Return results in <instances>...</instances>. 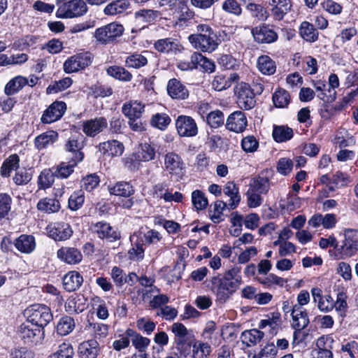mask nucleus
Instances as JSON below:
<instances>
[{
	"mask_svg": "<svg viewBox=\"0 0 358 358\" xmlns=\"http://www.w3.org/2000/svg\"><path fill=\"white\" fill-rule=\"evenodd\" d=\"M241 267L235 265L227 271L223 277L214 276L205 281L206 287L215 294L220 303H225L238 288L241 283Z\"/></svg>",
	"mask_w": 358,
	"mask_h": 358,
	"instance_id": "nucleus-1",
	"label": "nucleus"
},
{
	"mask_svg": "<svg viewBox=\"0 0 358 358\" xmlns=\"http://www.w3.org/2000/svg\"><path fill=\"white\" fill-rule=\"evenodd\" d=\"M192 45L202 52H212L222 43L221 35H217L213 29L206 24L196 26V33L188 36Z\"/></svg>",
	"mask_w": 358,
	"mask_h": 358,
	"instance_id": "nucleus-2",
	"label": "nucleus"
},
{
	"mask_svg": "<svg viewBox=\"0 0 358 358\" xmlns=\"http://www.w3.org/2000/svg\"><path fill=\"white\" fill-rule=\"evenodd\" d=\"M56 4L58 7L56 16L62 19L83 16L88 10L83 0H56Z\"/></svg>",
	"mask_w": 358,
	"mask_h": 358,
	"instance_id": "nucleus-3",
	"label": "nucleus"
},
{
	"mask_svg": "<svg viewBox=\"0 0 358 358\" xmlns=\"http://www.w3.org/2000/svg\"><path fill=\"white\" fill-rule=\"evenodd\" d=\"M358 252V231L348 229L344 231V239L335 252V259H343L354 256Z\"/></svg>",
	"mask_w": 358,
	"mask_h": 358,
	"instance_id": "nucleus-4",
	"label": "nucleus"
},
{
	"mask_svg": "<svg viewBox=\"0 0 358 358\" xmlns=\"http://www.w3.org/2000/svg\"><path fill=\"white\" fill-rule=\"evenodd\" d=\"M27 320L44 328L53 318L50 309L45 305L34 304L24 310Z\"/></svg>",
	"mask_w": 358,
	"mask_h": 358,
	"instance_id": "nucleus-5",
	"label": "nucleus"
},
{
	"mask_svg": "<svg viewBox=\"0 0 358 358\" xmlns=\"http://www.w3.org/2000/svg\"><path fill=\"white\" fill-rule=\"evenodd\" d=\"M325 298L327 300V304L326 305L320 302L319 305V310L320 311L329 313L335 308L340 316L345 317L346 315L348 307L347 303L348 296L344 287L338 290L336 301H334V299L329 294L325 295Z\"/></svg>",
	"mask_w": 358,
	"mask_h": 358,
	"instance_id": "nucleus-6",
	"label": "nucleus"
},
{
	"mask_svg": "<svg viewBox=\"0 0 358 358\" xmlns=\"http://www.w3.org/2000/svg\"><path fill=\"white\" fill-rule=\"evenodd\" d=\"M18 334L25 343L33 345L41 343L45 336L43 328L27 320L20 326Z\"/></svg>",
	"mask_w": 358,
	"mask_h": 358,
	"instance_id": "nucleus-7",
	"label": "nucleus"
},
{
	"mask_svg": "<svg viewBox=\"0 0 358 358\" xmlns=\"http://www.w3.org/2000/svg\"><path fill=\"white\" fill-rule=\"evenodd\" d=\"M124 31L122 24L112 22L96 29L94 37L99 43L108 44L120 36Z\"/></svg>",
	"mask_w": 358,
	"mask_h": 358,
	"instance_id": "nucleus-8",
	"label": "nucleus"
},
{
	"mask_svg": "<svg viewBox=\"0 0 358 358\" xmlns=\"http://www.w3.org/2000/svg\"><path fill=\"white\" fill-rule=\"evenodd\" d=\"M83 148L84 137L80 134L71 136L65 144V150L69 154V158L75 162H80L83 160Z\"/></svg>",
	"mask_w": 358,
	"mask_h": 358,
	"instance_id": "nucleus-9",
	"label": "nucleus"
},
{
	"mask_svg": "<svg viewBox=\"0 0 358 358\" xmlns=\"http://www.w3.org/2000/svg\"><path fill=\"white\" fill-rule=\"evenodd\" d=\"M176 127L181 137H193L198 134L197 124L190 116L179 115L176 120Z\"/></svg>",
	"mask_w": 358,
	"mask_h": 358,
	"instance_id": "nucleus-10",
	"label": "nucleus"
},
{
	"mask_svg": "<svg viewBox=\"0 0 358 358\" xmlns=\"http://www.w3.org/2000/svg\"><path fill=\"white\" fill-rule=\"evenodd\" d=\"M92 63L90 53L85 52L75 55L69 58L64 64V70L67 73L77 72L88 66Z\"/></svg>",
	"mask_w": 358,
	"mask_h": 358,
	"instance_id": "nucleus-11",
	"label": "nucleus"
},
{
	"mask_svg": "<svg viewBox=\"0 0 358 358\" xmlns=\"http://www.w3.org/2000/svg\"><path fill=\"white\" fill-rule=\"evenodd\" d=\"M237 103L244 110H250L255 107L256 103L255 96L250 85L241 83L236 90Z\"/></svg>",
	"mask_w": 358,
	"mask_h": 358,
	"instance_id": "nucleus-12",
	"label": "nucleus"
},
{
	"mask_svg": "<svg viewBox=\"0 0 358 358\" xmlns=\"http://www.w3.org/2000/svg\"><path fill=\"white\" fill-rule=\"evenodd\" d=\"M66 110V103L63 101L53 102L43 113L41 121L43 124H50L59 120Z\"/></svg>",
	"mask_w": 358,
	"mask_h": 358,
	"instance_id": "nucleus-13",
	"label": "nucleus"
},
{
	"mask_svg": "<svg viewBox=\"0 0 358 358\" xmlns=\"http://www.w3.org/2000/svg\"><path fill=\"white\" fill-rule=\"evenodd\" d=\"M90 229L100 238H106L110 242L120 239V233L113 229L110 224L101 221L91 225Z\"/></svg>",
	"mask_w": 358,
	"mask_h": 358,
	"instance_id": "nucleus-14",
	"label": "nucleus"
},
{
	"mask_svg": "<svg viewBox=\"0 0 358 358\" xmlns=\"http://www.w3.org/2000/svg\"><path fill=\"white\" fill-rule=\"evenodd\" d=\"M225 126L229 131L236 133L243 132L248 126L245 114L241 110L232 113L227 118Z\"/></svg>",
	"mask_w": 358,
	"mask_h": 358,
	"instance_id": "nucleus-15",
	"label": "nucleus"
},
{
	"mask_svg": "<svg viewBox=\"0 0 358 358\" xmlns=\"http://www.w3.org/2000/svg\"><path fill=\"white\" fill-rule=\"evenodd\" d=\"M108 127V121L104 117H98L83 122V131L90 137H94L102 132Z\"/></svg>",
	"mask_w": 358,
	"mask_h": 358,
	"instance_id": "nucleus-16",
	"label": "nucleus"
},
{
	"mask_svg": "<svg viewBox=\"0 0 358 358\" xmlns=\"http://www.w3.org/2000/svg\"><path fill=\"white\" fill-rule=\"evenodd\" d=\"M268 5L272 17L278 21L282 20L292 7L291 0H270Z\"/></svg>",
	"mask_w": 358,
	"mask_h": 358,
	"instance_id": "nucleus-17",
	"label": "nucleus"
},
{
	"mask_svg": "<svg viewBox=\"0 0 358 358\" xmlns=\"http://www.w3.org/2000/svg\"><path fill=\"white\" fill-rule=\"evenodd\" d=\"M255 40L258 43H271L278 39L277 33L268 25L256 27L252 30Z\"/></svg>",
	"mask_w": 358,
	"mask_h": 358,
	"instance_id": "nucleus-18",
	"label": "nucleus"
},
{
	"mask_svg": "<svg viewBox=\"0 0 358 358\" xmlns=\"http://www.w3.org/2000/svg\"><path fill=\"white\" fill-rule=\"evenodd\" d=\"M48 229L49 236L57 241L69 238L73 233L70 225L65 222L55 223L53 227L49 226Z\"/></svg>",
	"mask_w": 358,
	"mask_h": 358,
	"instance_id": "nucleus-19",
	"label": "nucleus"
},
{
	"mask_svg": "<svg viewBox=\"0 0 358 358\" xmlns=\"http://www.w3.org/2000/svg\"><path fill=\"white\" fill-rule=\"evenodd\" d=\"M164 166L170 174H181L184 169V162L175 152H169L165 155Z\"/></svg>",
	"mask_w": 358,
	"mask_h": 358,
	"instance_id": "nucleus-20",
	"label": "nucleus"
},
{
	"mask_svg": "<svg viewBox=\"0 0 358 358\" xmlns=\"http://www.w3.org/2000/svg\"><path fill=\"white\" fill-rule=\"evenodd\" d=\"M57 257L69 264H76L81 262L83 255L76 248L62 247L57 253Z\"/></svg>",
	"mask_w": 358,
	"mask_h": 358,
	"instance_id": "nucleus-21",
	"label": "nucleus"
},
{
	"mask_svg": "<svg viewBox=\"0 0 358 358\" xmlns=\"http://www.w3.org/2000/svg\"><path fill=\"white\" fill-rule=\"evenodd\" d=\"M292 327L306 328L310 322L307 311L300 305L292 307Z\"/></svg>",
	"mask_w": 358,
	"mask_h": 358,
	"instance_id": "nucleus-22",
	"label": "nucleus"
},
{
	"mask_svg": "<svg viewBox=\"0 0 358 358\" xmlns=\"http://www.w3.org/2000/svg\"><path fill=\"white\" fill-rule=\"evenodd\" d=\"M145 106L138 101L124 103L122 107V113L129 119H140L144 112Z\"/></svg>",
	"mask_w": 358,
	"mask_h": 358,
	"instance_id": "nucleus-23",
	"label": "nucleus"
},
{
	"mask_svg": "<svg viewBox=\"0 0 358 358\" xmlns=\"http://www.w3.org/2000/svg\"><path fill=\"white\" fill-rule=\"evenodd\" d=\"M108 190L110 194L125 198L130 197L135 192L134 186L129 182L126 181L110 184L108 186Z\"/></svg>",
	"mask_w": 358,
	"mask_h": 358,
	"instance_id": "nucleus-24",
	"label": "nucleus"
},
{
	"mask_svg": "<svg viewBox=\"0 0 358 358\" xmlns=\"http://www.w3.org/2000/svg\"><path fill=\"white\" fill-rule=\"evenodd\" d=\"M168 94L173 99H185L189 96L186 87L178 79H171L167 85Z\"/></svg>",
	"mask_w": 358,
	"mask_h": 358,
	"instance_id": "nucleus-25",
	"label": "nucleus"
},
{
	"mask_svg": "<svg viewBox=\"0 0 358 358\" xmlns=\"http://www.w3.org/2000/svg\"><path fill=\"white\" fill-rule=\"evenodd\" d=\"M131 242V248L128 251L129 259L133 261L142 260L144 257V243L142 238L136 234H133L130 237Z\"/></svg>",
	"mask_w": 358,
	"mask_h": 358,
	"instance_id": "nucleus-26",
	"label": "nucleus"
},
{
	"mask_svg": "<svg viewBox=\"0 0 358 358\" xmlns=\"http://www.w3.org/2000/svg\"><path fill=\"white\" fill-rule=\"evenodd\" d=\"M171 331L174 334V343L177 350L183 348L185 345H189L187 343L189 332L184 324L179 322L173 323L171 326Z\"/></svg>",
	"mask_w": 358,
	"mask_h": 358,
	"instance_id": "nucleus-27",
	"label": "nucleus"
},
{
	"mask_svg": "<svg viewBox=\"0 0 358 358\" xmlns=\"http://www.w3.org/2000/svg\"><path fill=\"white\" fill-rule=\"evenodd\" d=\"M154 48L159 52L169 54L180 51V45L176 39L166 38L159 39L154 43Z\"/></svg>",
	"mask_w": 358,
	"mask_h": 358,
	"instance_id": "nucleus-28",
	"label": "nucleus"
},
{
	"mask_svg": "<svg viewBox=\"0 0 358 358\" xmlns=\"http://www.w3.org/2000/svg\"><path fill=\"white\" fill-rule=\"evenodd\" d=\"M259 194H266L270 189V181L267 176H264V171L252 178L249 184V188Z\"/></svg>",
	"mask_w": 358,
	"mask_h": 358,
	"instance_id": "nucleus-29",
	"label": "nucleus"
},
{
	"mask_svg": "<svg viewBox=\"0 0 358 358\" xmlns=\"http://www.w3.org/2000/svg\"><path fill=\"white\" fill-rule=\"evenodd\" d=\"M58 139L57 132L50 130L37 136L34 139V145L38 150L52 145Z\"/></svg>",
	"mask_w": 358,
	"mask_h": 358,
	"instance_id": "nucleus-30",
	"label": "nucleus"
},
{
	"mask_svg": "<svg viewBox=\"0 0 358 358\" xmlns=\"http://www.w3.org/2000/svg\"><path fill=\"white\" fill-rule=\"evenodd\" d=\"M98 342L94 340H88L80 344L78 352L81 358H96L99 352Z\"/></svg>",
	"mask_w": 358,
	"mask_h": 358,
	"instance_id": "nucleus-31",
	"label": "nucleus"
},
{
	"mask_svg": "<svg viewBox=\"0 0 358 358\" xmlns=\"http://www.w3.org/2000/svg\"><path fill=\"white\" fill-rule=\"evenodd\" d=\"M15 248L22 253H31L36 248L35 238L31 235L22 234L14 241Z\"/></svg>",
	"mask_w": 358,
	"mask_h": 358,
	"instance_id": "nucleus-32",
	"label": "nucleus"
},
{
	"mask_svg": "<svg viewBox=\"0 0 358 358\" xmlns=\"http://www.w3.org/2000/svg\"><path fill=\"white\" fill-rule=\"evenodd\" d=\"M83 282L82 275L77 271H70L63 277V286L67 292L79 289Z\"/></svg>",
	"mask_w": 358,
	"mask_h": 358,
	"instance_id": "nucleus-33",
	"label": "nucleus"
},
{
	"mask_svg": "<svg viewBox=\"0 0 358 358\" xmlns=\"http://www.w3.org/2000/svg\"><path fill=\"white\" fill-rule=\"evenodd\" d=\"M99 150L108 156H120L124 151V145L116 140L108 141L100 143Z\"/></svg>",
	"mask_w": 358,
	"mask_h": 358,
	"instance_id": "nucleus-34",
	"label": "nucleus"
},
{
	"mask_svg": "<svg viewBox=\"0 0 358 358\" xmlns=\"http://www.w3.org/2000/svg\"><path fill=\"white\" fill-rule=\"evenodd\" d=\"M85 301L86 299L82 296L69 298L65 303V310L69 314H79L86 309Z\"/></svg>",
	"mask_w": 358,
	"mask_h": 358,
	"instance_id": "nucleus-35",
	"label": "nucleus"
},
{
	"mask_svg": "<svg viewBox=\"0 0 358 358\" xmlns=\"http://www.w3.org/2000/svg\"><path fill=\"white\" fill-rule=\"evenodd\" d=\"M223 192L224 194L230 197L229 207L230 209H235L240 201L241 195L239 194L238 188L234 182H227L224 186Z\"/></svg>",
	"mask_w": 358,
	"mask_h": 358,
	"instance_id": "nucleus-36",
	"label": "nucleus"
},
{
	"mask_svg": "<svg viewBox=\"0 0 358 358\" xmlns=\"http://www.w3.org/2000/svg\"><path fill=\"white\" fill-rule=\"evenodd\" d=\"M299 34L303 39L310 43L316 41L319 36L315 26L307 21L301 22L299 27Z\"/></svg>",
	"mask_w": 358,
	"mask_h": 358,
	"instance_id": "nucleus-37",
	"label": "nucleus"
},
{
	"mask_svg": "<svg viewBox=\"0 0 358 358\" xmlns=\"http://www.w3.org/2000/svg\"><path fill=\"white\" fill-rule=\"evenodd\" d=\"M192 61L195 62L196 69H199L208 73H212L215 71V65L214 62L202 54L195 52L192 54Z\"/></svg>",
	"mask_w": 358,
	"mask_h": 358,
	"instance_id": "nucleus-38",
	"label": "nucleus"
},
{
	"mask_svg": "<svg viewBox=\"0 0 358 358\" xmlns=\"http://www.w3.org/2000/svg\"><path fill=\"white\" fill-rule=\"evenodd\" d=\"M125 334L129 338H130V341L133 345L138 350L139 352H144L145 349L150 343L149 338L142 336L133 329H128Z\"/></svg>",
	"mask_w": 358,
	"mask_h": 358,
	"instance_id": "nucleus-39",
	"label": "nucleus"
},
{
	"mask_svg": "<svg viewBox=\"0 0 358 358\" xmlns=\"http://www.w3.org/2000/svg\"><path fill=\"white\" fill-rule=\"evenodd\" d=\"M264 336V332L257 329H252L243 331L241 334V339L243 343L250 347L259 343Z\"/></svg>",
	"mask_w": 358,
	"mask_h": 358,
	"instance_id": "nucleus-40",
	"label": "nucleus"
},
{
	"mask_svg": "<svg viewBox=\"0 0 358 358\" xmlns=\"http://www.w3.org/2000/svg\"><path fill=\"white\" fill-rule=\"evenodd\" d=\"M129 7L127 0H115L110 2L103 9L106 15H115L124 13Z\"/></svg>",
	"mask_w": 358,
	"mask_h": 358,
	"instance_id": "nucleus-41",
	"label": "nucleus"
},
{
	"mask_svg": "<svg viewBox=\"0 0 358 358\" xmlns=\"http://www.w3.org/2000/svg\"><path fill=\"white\" fill-rule=\"evenodd\" d=\"M155 150L149 143H144L139 145L136 153V159L140 162H149L155 158Z\"/></svg>",
	"mask_w": 358,
	"mask_h": 358,
	"instance_id": "nucleus-42",
	"label": "nucleus"
},
{
	"mask_svg": "<svg viewBox=\"0 0 358 358\" xmlns=\"http://www.w3.org/2000/svg\"><path fill=\"white\" fill-rule=\"evenodd\" d=\"M37 208L47 213H53L59 211L60 203L56 199L46 197L38 202Z\"/></svg>",
	"mask_w": 358,
	"mask_h": 358,
	"instance_id": "nucleus-43",
	"label": "nucleus"
},
{
	"mask_svg": "<svg viewBox=\"0 0 358 358\" xmlns=\"http://www.w3.org/2000/svg\"><path fill=\"white\" fill-rule=\"evenodd\" d=\"M28 83V80L22 76L11 79L6 85L4 91L7 95H12L20 91Z\"/></svg>",
	"mask_w": 358,
	"mask_h": 358,
	"instance_id": "nucleus-44",
	"label": "nucleus"
},
{
	"mask_svg": "<svg viewBox=\"0 0 358 358\" xmlns=\"http://www.w3.org/2000/svg\"><path fill=\"white\" fill-rule=\"evenodd\" d=\"M20 158L17 155L14 154L9 156L3 163L1 167V175L3 177H9L10 172L17 170L20 166Z\"/></svg>",
	"mask_w": 358,
	"mask_h": 358,
	"instance_id": "nucleus-45",
	"label": "nucleus"
},
{
	"mask_svg": "<svg viewBox=\"0 0 358 358\" xmlns=\"http://www.w3.org/2000/svg\"><path fill=\"white\" fill-rule=\"evenodd\" d=\"M106 72L110 76L124 82L130 81L133 77L130 72L124 67L120 66H109L107 68Z\"/></svg>",
	"mask_w": 358,
	"mask_h": 358,
	"instance_id": "nucleus-46",
	"label": "nucleus"
},
{
	"mask_svg": "<svg viewBox=\"0 0 358 358\" xmlns=\"http://www.w3.org/2000/svg\"><path fill=\"white\" fill-rule=\"evenodd\" d=\"M79 163V162H75L73 159H70L69 163L61 162L55 170V174L56 177L60 178H67L73 172V168Z\"/></svg>",
	"mask_w": 358,
	"mask_h": 358,
	"instance_id": "nucleus-47",
	"label": "nucleus"
},
{
	"mask_svg": "<svg viewBox=\"0 0 358 358\" xmlns=\"http://www.w3.org/2000/svg\"><path fill=\"white\" fill-rule=\"evenodd\" d=\"M273 104L277 108H286L290 102L289 93L282 88L276 90L272 96Z\"/></svg>",
	"mask_w": 358,
	"mask_h": 358,
	"instance_id": "nucleus-48",
	"label": "nucleus"
},
{
	"mask_svg": "<svg viewBox=\"0 0 358 358\" xmlns=\"http://www.w3.org/2000/svg\"><path fill=\"white\" fill-rule=\"evenodd\" d=\"M75 327L73 318L69 316L62 317L58 322L56 329L58 334L66 336L70 334Z\"/></svg>",
	"mask_w": 358,
	"mask_h": 358,
	"instance_id": "nucleus-49",
	"label": "nucleus"
},
{
	"mask_svg": "<svg viewBox=\"0 0 358 358\" xmlns=\"http://www.w3.org/2000/svg\"><path fill=\"white\" fill-rule=\"evenodd\" d=\"M259 70L264 74L271 75L275 71V64L268 56L262 55L257 61Z\"/></svg>",
	"mask_w": 358,
	"mask_h": 358,
	"instance_id": "nucleus-50",
	"label": "nucleus"
},
{
	"mask_svg": "<svg viewBox=\"0 0 358 358\" xmlns=\"http://www.w3.org/2000/svg\"><path fill=\"white\" fill-rule=\"evenodd\" d=\"M293 136V130L286 126H275L273 131V137L276 142H285L290 140Z\"/></svg>",
	"mask_w": 358,
	"mask_h": 358,
	"instance_id": "nucleus-51",
	"label": "nucleus"
},
{
	"mask_svg": "<svg viewBox=\"0 0 358 358\" xmlns=\"http://www.w3.org/2000/svg\"><path fill=\"white\" fill-rule=\"evenodd\" d=\"M55 172L50 169H45L41 172L38 178V185L39 189H45L49 188L55 181Z\"/></svg>",
	"mask_w": 358,
	"mask_h": 358,
	"instance_id": "nucleus-52",
	"label": "nucleus"
},
{
	"mask_svg": "<svg viewBox=\"0 0 358 358\" xmlns=\"http://www.w3.org/2000/svg\"><path fill=\"white\" fill-rule=\"evenodd\" d=\"M147 63V58L144 55L138 53L131 54L125 59V65L128 68L139 69L145 66Z\"/></svg>",
	"mask_w": 358,
	"mask_h": 358,
	"instance_id": "nucleus-53",
	"label": "nucleus"
},
{
	"mask_svg": "<svg viewBox=\"0 0 358 358\" xmlns=\"http://www.w3.org/2000/svg\"><path fill=\"white\" fill-rule=\"evenodd\" d=\"M246 8L251 13L252 17L257 18L259 20L264 21L269 16L267 10L260 4L250 3L247 5Z\"/></svg>",
	"mask_w": 358,
	"mask_h": 358,
	"instance_id": "nucleus-54",
	"label": "nucleus"
},
{
	"mask_svg": "<svg viewBox=\"0 0 358 358\" xmlns=\"http://www.w3.org/2000/svg\"><path fill=\"white\" fill-rule=\"evenodd\" d=\"M350 182L347 174L337 171L332 176L331 185L329 186V190L334 191L336 188L348 185Z\"/></svg>",
	"mask_w": 358,
	"mask_h": 358,
	"instance_id": "nucleus-55",
	"label": "nucleus"
},
{
	"mask_svg": "<svg viewBox=\"0 0 358 358\" xmlns=\"http://www.w3.org/2000/svg\"><path fill=\"white\" fill-rule=\"evenodd\" d=\"M206 121L210 127L218 128L224 124V113L219 110L211 111L207 115Z\"/></svg>",
	"mask_w": 358,
	"mask_h": 358,
	"instance_id": "nucleus-56",
	"label": "nucleus"
},
{
	"mask_svg": "<svg viewBox=\"0 0 358 358\" xmlns=\"http://www.w3.org/2000/svg\"><path fill=\"white\" fill-rule=\"evenodd\" d=\"M71 84L72 80L69 77L64 78L59 81H55L47 87L46 93L48 94L57 93L58 92L67 89Z\"/></svg>",
	"mask_w": 358,
	"mask_h": 358,
	"instance_id": "nucleus-57",
	"label": "nucleus"
},
{
	"mask_svg": "<svg viewBox=\"0 0 358 358\" xmlns=\"http://www.w3.org/2000/svg\"><path fill=\"white\" fill-rule=\"evenodd\" d=\"M192 202L194 207L198 210L205 209L208 203L204 193L199 189L192 192Z\"/></svg>",
	"mask_w": 358,
	"mask_h": 358,
	"instance_id": "nucleus-58",
	"label": "nucleus"
},
{
	"mask_svg": "<svg viewBox=\"0 0 358 358\" xmlns=\"http://www.w3.org/2000/svg\"><path fill=\"white\" fill-rule=\"evenodd\" d=\"M170 122L171 118L166 113H156L151 119V124L161 130H164Z\"/></svg>",
	"mask_w": 358,
	"mask_h": 358,
	"instance_id": "nucleus-59",
	"label": "nucleus"
},
{
	"mask_svg": "<svg viewBox=\"0 0 358 358\" xmlns=\"http://www.w3.org/2000/svg\"><path fill=\"white\" fill-rule=\"evenodd\" d=\"M135 17L139 23H151L157 17V12L153 10H141L135 13Z\"/></svg>",
	"mask_w": 358,
	"mask_h": 358,
	"instance_id": "nucleus-60",
	"label": "nucleus"
},
{
	"mask_svg": "<svg viewBox=\"0 0 358 358\" xmlns=\"http://www.w3.org/2000/svg\"><path fill=\"white\" fill-rule=\"evenodd\" d=\"M222 8L224 11L235 16H240L242 13V8L236 0H224Z\"/></svg>",
	"mask_w": 358,
	"mask_h": 358,
	"instance_id": "nucleus-61",
	"label": "nucleus"
},
{
	"mask_svg": "<svg viewBox=\"0 0 358 358\" xmlns=\"http://www.w3.org/2000/svg\"><path fill=\"white\" fill-rule=\"evenodd\" d=\"M219 64L224 69L236 70L240 66V62L230 55H222L218 59Z\"/></svg>",
	"mask_w": 358,
	"mask_h": 358,
	"instance_id": "nucleus-62",
	"label": "nucleus"
},
{
	"mask_svg": "<svg viewBox=\"0 0 358 358\" xmlns=\"http://www.w3.org/2000/svg\"><path fill=\"white\" fill-rule=\"evenodd\" d=\"M73 348L69 343H63L59 346L57 352L51 355V358H73Z\"/></svg>",
	"mask_w": 358,
	"mask_h": 358,
	"instance_id": "nucleus-63",
	"label": "nucleus"
},
{
	"mask_svg": "<svg viewBox=\"0 0 358 358\" xmlns=\"http://www.w3.org/2000/svg\"><path fill=\"white\" fill-rule=\"evenodd\" d=\"M278 348L273 343H267L261 351L252 358H275Z\"/></svg>",
	"mask_w": 358,
	"mask_h": 358,
	"instance_id": "nucleus-64",
	"label": "nucleus"
}]
</instances>
